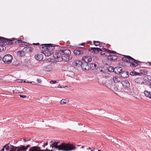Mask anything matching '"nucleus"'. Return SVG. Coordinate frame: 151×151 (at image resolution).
<instances>
[{
  "mask_svg": "<svg viewBox=\"0 0 151 151\" xmlns=\"http://www.w3.org/2000/svg\"><path fill=\"white\" fill-rule=\"evenodd\" d=\"M12 59V56L10 54H7L3 57L2 60L5 63L10 64L11 63Z\"/></svg>",
  "mask_w": 151,
  "mask_h": 151,
  "instance_id": "5",
  "label": "nucleus"
},
{
  "mask_svg": "<svg viewBox=\"0 0 151 151\" xmlns=\"http://www.w3.org/2000/svg\"><path fill=\"white\" fill-rule=\"evenodd\" d=\"M21 89V87H17L15 88L14 89H13V91L14 93H18L23 92L22 91L20 90Z\"/></svg>",
  "mask_w": 151,
  "mask_h": 151,
  "instance_id": "16",
  "label": "nucleus"
},
{
  "mask_svg": "<svg viewBox=\"0 0 151 151\" xmlns=\"http://www.w3.org/2000/svg\"><path fill=\"white\" fill-rule=\"evenodd\" d=\"M4 147L5 148V150H9V144L5 145L4 146Z\"/></svg>",
  "mask_w": 151,
  "mask_h": 151,
  "instance_id": "27",
  "label": "nucleus"
},
{
  "mask_svg": "<svg viewBox=\"0 0 151 151\" xmlns=\"http://www.w3.org/2000/svg\"><path fill=\"white\" fill-rule=\"evenodd\" d=\"M69 101L68 100H66L64 99H62L60 102V103L61 104H64L68 103Z\"/></svg>",
  "mask_w": 151,
  "mask_h": 151,
  "instance_id": "24",
  "label": "nucleus"
},
{
  "mask_svg": "<svg viewBox=\"0 0 151 151\" xmlns=\"http://www.w3.org/2000/svg\"><path fill=\"white\" fill-rule=\"evenodd\" d=\"M22 52L21 51H19L17 52L18 54L20 56H21Z\"/></svg>",
  "mask_w": 151,
  "mask_h": 151,
  "instance_id": "34",
  "label": "nucleus"
},
{
  "mask_svg": "<svg viewBox=\"0 0 151 151\" xmlns=\"http://www.w3.org/2000/svg\"><path fill=\"white\" fill-rule=\"evenodd\" d=\"M82 60L85 63H88L92 61V58L90 56H84L82 58Z\"/></svg>",
  "mask_w": 151,
  "mask_h": 151,
  "instance_id": "12",
  "label": "nucleus"
},
{
  "mask_svg": "<svg viewBox=\"0 0 151 151\" xmlns=\"http://www.w3.org/2000/svg\"><path fill=\"white\" fill-rule=\"evenodd\" d=\"M80 49H81V48H83V47H80Z\"/></svg>",
  "mask_w": 151,
  "mask_h": 151,
  "instance_id": "54",
  "label": "nucleus"
},
{
  "mask_svg": "<svg viewBox=\"0 0 151 151\" xmlns=\"http://www.w3.org/2000/svg\"><path fill=\"white\" fill-rule=\"evenodd\" d=\"M27 83H29V82H28L27 81Z\"/></svg>",
  "mask_w": 151,
  "mask_h": 151,
  "instance_id": "57",
  "label": "nucleus"
},
{
  "mask_svg": "<svg viewBox=\"0 0 151 151\" xmlns=\"http://www.w3.org/2000/svg\"><path fill=\"white\" fill-rule=\"evenodd\" d=\"M145 96L150 99H151V92L147 91L145 90L144 92Z\"/></svg>",
  "mask_w": 151,
  "mask_h": 151,
  "instance_id": "19",
  "label": "nucleus"
},
{
  "mask_svg": "<svg viewBox=\"0 0 151 151\" xmlns=\"http://www.w3.org/2000/svg\"><path fill=\"white\" fill-rule=\"evenodd\" d=\"M39 44L38 43H34L33 44V45H38Z\"/></svg>",
  "mask_w": 151,
  "mask_h": 151,
  "instance_id": "40",
  "label": "nucleus"
},
{
  "mask_svg": "<svg viewBox=\"0 0 151 151\" xmlns=\"http://www.w3.org/2000/svg\"><path fill=\"white\" fill-rule=\"evenodd\" d=\"M103 50H104V51L105 52L106 51V52H108L109 53H110V52H111V51L110 50H109V49H107L106 48H103Z\"/></svg>",
  "mask_w": 151,
  "mask_h": 151,
  "instance_id": "30",
  "label": "nucleus"
},
{
  "mask_svg": "<svg viewBox=\"0 0 151 151\" xmlns=\"http://www.w3.org/2000/svg\"><path fill=\"white\" fill-rule=\"evenodd\" d=\"M102 76L104 78H108L111 77V75L108 72H103L102 73Z\"/></svg>",
  "mask_w": 151,
  "mask_h": 151,
  "instance_id": "15",
  "label": "nucleus"
},
{
  "mask_svg": "<svg viewBox=\"0 0 151 151\" xmlns=\"http://www.w3.org/2000/svg\"><path fill=\"white\" fill-rule=\"evenodd\" d=\"M11 148L10 151H22L21 149H23L25 148L23 145L21 146L20 147H17L13 145H11Z\"/></svg>",
  "mask_w": 151,
  "mask_h": 151,
  "instance_id": "8",
  "label": "nucleus"
},
{
  "mask_svg": "<svg viewBox=\"0 0 151 151\" xmlns=\"http://www.w3.org/2000/svg\"><path fill=\"white\" fill-rule=\"evenodd\" d=\"M47 144H48V143H47V142L46 143H45V146L47 145Z\"/></svg>",
  "mask_w": 151,
  "mask_h": 151,
  "instance_id": "44",
  "label": "nucleus"
},
{
  "mask_svg": "<svg viewBox=\"0 0 151 151\" xmlns=\"http://www.w3.org/2000/svg\"><path fill=\"white\" fill-rule=\"evenodd\" d=\"M101 49L97 47H92L89 50V51L92 53L97 54L100 51H101Z\"/></svg>",
  "mask_w": 151,
  "mask_h": 151,
  "instance_id": "10",
  "label": "nucleus"
},
{
  "mask_svg": "<svg viewBox=\"0 0 151 151\" xmlns=\"http://www.w3.org/2000/svg\"><path fill=\"white\" fill-rule=\"evenodd\" d=\"M19 96L23 98H25L27 97V96L25 95H20Z\"/></svg>",
  "mask_w": 151,
  "mask_h": 151,
  "instance_id": "35",
  "label": "nucleus"
},
{
  "mask_svg": "<svg viewBox=\"0 0 151 151\" xmlns=\"http://www.w3.org/2000/svg\"><path fill=\"white\" fill-rule=\"evenodd\" d=\"M23 146L25 148L24 149H21L22 151H26L28 148L29 147L30 145H27V147H25L24 146Z\"/></svg>",
  "mask_w": 151,
  "mask_h": 151,
  "instance_id": "29",
  "label": "nucleus"
},
{
  "mask_svg": "<svg viewBox=\"0 0 151 151\" xmlns=\"http://www.w3.org/2000/svg\"><path fill=\"white\" fill-rule=\"evenodd\" d=\"M97 151H102L101 150H98Z\"/></svg>",
  "mask_w": 151,
  "mask_h": 151,
  "instance_id": "50",
  "label": "nucleus"
},
{
  "mask_svg": "<svg viewBox=\"0 0 151 151\" xmlns=\"http://www.w3.org/2000/svg\"><path fill=\"white\" fill-rule=\"evenodd\" d=\"M71 54V52L69 50L65 48H62V55L61 57L62 59L66 61L71 60L72 58Z\"/></svg>",
  "mask_w": 151,
  "mask_h": 151,
  "instance_id": "2",
  "label": "nucleus"
},
{
  "mask_svg": "<svg viewBox=\"0 0 151 151\" xmlns=\"http://www.w3.org/2000/svg\"><path fill=\"white\" fill-rule=\"evenodd\" d=\"M84 146H82L81 147V148H84Z\"/></svg>",
  "mask_w": 151,
  "mask_h": 151,
  "instance_id": "48",
  "label": "nucleus"
},
{
  "mask_svg": "<svg viewBox=\"0 0 151 151\" xmlns=\"http://www.w3.org/2000/svg\"><path fill=\"white\" fill-rule=\"evenodd\" d=\"M24 142H26V141L24 139Z\"/></svg>",
  "mask_w": 151,
  "mask_h": 151,
  "instance_id": "55",
  "label": "nucleus"
},
{
  "mask_svg": "<svg viewBox=\"0 0 151 151\" xmlns=\"http://www.w3.org/2000/svg\"><path fill=\"white\" fill-rule=\"evenodd\" d=\"M135 82L139 84H142L146 83L148 84L149 81L143 78H138L134 80Z\"/></svg>",
  "mask_w": 151,
  "mask_h": 151,
  "instance_id": "6",
  "label": "nucleus"
},
{
  "mask_svg": "<svg viewBox=\"0 0 151 151\" xmlns=\"http://www.w3.org/2000/svg\"><path fill=\"white\" fill-rule=\"evenodd\" d=\"M73 52L74 54L76 55H82L84 53V51L83 50L77 49L75 50Z\"/></svg>",
  "mask_w": 151,
  "mask_h": 151,
  "instance_id": "13",
  "label": "nucleus"
},
{
  "mask_svg": "<svg viewBox=\"0 0 151 151\" xmlns=\"http://www.w3.org/2000/svg\"><path fill=\"white\" fill-rule=\"evenodd\" d=\"M24 83H26V81H24V82H23Z\"/></svg>",
  "mask_w": 151,
  "mask_h": 151,
  "instance_id": "53",
  "label": "nucleus"
},
{
  "mask_svg": "<svg viewBox=\"0 0 151 151\" xmlns=\"http://www.w3.org/2000/svg\"><path fill=\"white\" fill-rule=\"evenodd\" d=\"M101 55H102L104 56H106L107 55V54H106V52L104 51H102V50L101 51Z\"/></svg>",
  "mask_w": 151,
  "mask_h": 151,
  "instance_id": "28",
  "label": "nucleus"
},
{
  "mask_svg": "<svg viewBox=\"0 0 151 151\" xmlns=\"http://www.w3.org/2000/svg\"><path fill=\"white\" fill-rule=\"evenodd\" d=\"M149 85L150 88H151V83H150Z\"/></svg>",
  "mask_w": 151,
  "mask_h": 151,
  "instance_id": "45",
  "label": "nucleus"
},
{
  "mask_svg": "<svg viewBox=\"0 0 151 151\" xmlns=\"http://www.w3.org/2000/svg\"><path fill=\"white\" fill-rule=\"evenodd\" d=\"M17 82H22V80H17Z\"/></svg>",
  "mask_w": 151,
  "mask_h": 151,
  "instance_id": "39",
  "label": "nucleus"
},
{
  "mask_svg": "<svg viewBox=\"0 0 151 151\" xmlns=\"http://www.w3.org/2000/svg\"><path fill=\"white\" fill-rule=\"evenodd\" d=\"M43 68L44 70L47 71H50L52 69L51 66L50 65H48L46 66H44Z\"/></svg>",
  "mask_w": 151,
  "mask_h": 151,
  "instance_id": "23",
  "label": "nucleus"
},
{
  "mask_svg": "<svg viewBox=\"0 0 151 151\" xmlns=\"http://www.w3.org/2000/svg\"><path fill=\"white\" fill-rule=\"evenodd\" d=\"M51 146L52 147H54L59 150H62L63 151H70L75 150L76 147L72 145H70L69 144L62 143L61 145H57L58 142H54L52 141Z\"/></svg>",
  "mask_w": 151,
  "mask_h": 151,
  "instance_id": "1",
  "label": "nucleus"
},
{
  "mask_svg": "<svg viewBox=\"0 0 151 151\" xmlns=\"http://www.w3.org/2000/svg\"><path fill=\"white\" fill-rule=\"evenodd\" d=\"M4 148H5L3 147V148L0 151H4Z\"/></svg>",
  "mask_w": 151,
  "mask_h": 151,
  "instance_id": "42",
  "label": "nucleus"
},
{
  "mask_svg": "<svg viewBox=\"0 0 151 151\" xmlns=\"http://www.w3.org/2000/svg\"><path fill=\"white\" fill-rule=\"evenodd\" d=\"M114 69V68H113L112 67H109L108 68V70L109 71H111V70H113Z\"/></svg>",
  "mask_w": 151,
  "mask_h": 151,
  "instance_id": "32",
  "label": "nucleus"
},
{
  "mask_svg": "<svg viewBox=\"0 0 151 151\" xmlns=\"http://www.w3.org/2000/svg\"><path fill=\"white\" fill-rule=\"evenodd\" d=\"M58 88H64V87H61V86H60V85H59V86H58Z\"/></svg>",
  "mask_w": 151,
  "mask_h": 151,
  "instance_id": "41",
  "label": "nucleus"
},
{
  "mask_svg": "<svg viewBox=\"0 0 151 151\" xmlns=\"http://www.w3.org/2000/svg\"><path fill=\"white\" fill-rule=\"evenodd\" d=\"M105 45V44L103 43H101L100 42V44H99V46L100 47H104V45Z\"/></svg>",
  "mask_w": 151,
  "mask_h": 151,
  "instance_id": "31",
  "label": "nucleus"
},
{
  "mask_svg": "<svg viewBox=\"0 0 151 151\" xmlns=\"http://www.w3.org/2000/svg\"><path fill=\"white\" fill-rule=\"evenodd\" d=\"M68 87V86H65V87Z\"/></svg>",
  "mask_w": 151,
  "mask_h": 151,
  "instance_id": "49",
  "label": "nucleus"
},
{
  "mask_svg": "<svg viewBox=\"0 0 151 151\" xmlns=\"http://www.w3.org/2000/svg\"><path fill=\"white\" fill-rule=\"evenodd\" d=\"M91 151H94L93 150L91 149Z\"/></svg>",
  "mask_w": 151,
  "mask_h": 151,
  "instance_id": "52",
  "label": "nucleus"
},
{
  "mask_svg": "<svg viewBox=\"0 0 151 151\" xmlns=\"http://www.w3.org/2000/svg\"><path fill=\"white\" fill-rule=\"evenodd\" d=\"M48 45H49L43 44L42 46V48H44L45 50H46L43 51V53L46 56H49L52 54V53L49 50L50 47L48 46Z\"/></svg>",
  "mask_w": 151,
  "mask_h": 151,
  "instance_id": "4",
  "label": "nucleus"
},
{
  "mask_svg": "<svg viewBox=\"0 0 151 151\" xmlns=\"http://www.w3.org/2000/svg\"><path fill=\"white\" fill-rule=\"evenodd\" d=\"M85 44V43H82V44H81V45L82 46L84 45Z\"/></svg>",
  "mask_w": 151,
  "mask_h": 151,
  "instance_id": "43",
  "label": "nucleus"
},
{
  "mask_svg": "<svg viewBox=\"0 0 151 151\" xmlns=\"http://www.w3.org/2000/svg\"><path fill=\"white\" fill-rule=\"evenodd\" d=\"M51 84H54L57 83L56 81H51L50 82Z\"/></svg>",
  "mask_w": 151,
  "mask_h": 151,
  "instance_id": "33",
  "label": "nucleus"
},
{
  "mask_svg": "<svg viewBox=\"0 0 151 151\" xmlns=\"http://www.w3.org/2000/svg\"><path fill=\"white\" fill-rule=\"evenodd\" d=\"M113 81L115 83L119 82L121 80V78L119 77L114 76L112 78Z\"/></svg>",
  "mask_w": 151,
  "mask_h": 151,
  "instance_id": "20",
  "label": "nucleus"
},
{
  "mask_svg": "<svg viewBox=\"0 0 151 151\" xmlns=\"http://www.w3.org/2000/svg\"><path fill=\"white\" fill-rule=\"evenodd\" d=\"M6 43L7 44L9 45H12V43L11 42V41H8Z\"/></svg>",
  "mask_w": 151,
  "mask_h": 151,
  "instance_id": "36",
  "label": "nucleus"
},
{
  "mask_svg": "<svg viewBox=\"0 0 151 151\" xmlns=\"http://www.w3.org/2000/svg\"><path fill=\"white\" fill-rule=\"evenodd\" d=\"M93 43L94 45L96 46H97L98 45L99 46V44L100 43V42L99 41H93Z\"/></svg>",
  "mask_w": 151,
  "mask_h": 151,
  "instance_id": "26",
  "label": "nucleus"
},
{
  "mask_svg": "<svg viewBox=\"0 0 151 151\" xmlns=\"http://www.w3.org/2000/svg\"><path fill=\"white\" fill-rule=\"evenodd\" d=\"M122 71V68L121 67H117L114 68V69L113 70H111V72H114L116 74H120L121 73Z\"/></svg>",
  "mask_w": 151,
  "mask_h": 151,
  "instance_id": "11",
  "label": "nucleus"
},
{
  "mask_svg": "<svg viewBox=\"0 0 151 151\" xmlns=\"http://www.w3.org/2000/svg\"><path fill=\"white\" fill-rule=\"evenodd\" d=\"M37 81L38 83H40L41 82V80L40 79H37Z\"/></svg>",
  "mask_w": 151,
  "mask_h": 151,
  "instance_id": "37",
  "label": "nucleus"
},
{
  "mask_svg": "<svg viewBox=\"0 0 151 151\" xmlns=\"http://www.w3.org/2000/svg\"><path fill=\"white\" fill-rule=\"evenodd\" d=\"M82 68L84 70H88L90 69L91 67L90 66V64L88 63H82L81 65Z\"/></svg>",
  "mask_w": 151,
  "mask_h": 151,
  "instance_id": "9",
  "label": "nucleus"
},
{
  "mask_svg": "<svg viewBox=\"0 0 151 151\" xmlns=\"http://www.w3.org/2000/svg\"><path fill=\"white\" fill-rule=\"evenodd\" d=\"M6 49V47L5 46L0 45V52L5 50Z\"/></svg>",
  "mask_w": 151,
  "mask_h": 151,
  "instance_id": "25",
  "label": "nucleus"
},
{
  "mask_svg": "<svg viewBox=\"0 0 151 151\" xmlns=\"http://www.w3.org/2000/svg\"><path fill=\"white\" fill-rule=\"evenodd\" d=\"M91 148L90 147H89L88 148H87V150H91Z\"/></svg>",
  "mask_w": 151,
  "mask_h": 151,
  "instance_id": "46",
  "label": "nucleus"
},
{
  "mask_svg": "<svg viewBox=\"0 0 151 151\" xmlns=\"http://www.w3.org/2000/svg\"><path fill=\"white\" fill-rule=\"evenodd\" d=\"M132 73H133L132 72H130V75H132V74H131Z\"/></svg>",
  "mask_w": 151,
  "mask_h": 151,
  "instance_id": "51",
  "label": "nucleus"
},
{
  "mask_svg": "<svg viewBox=\"0 0 151 151\" xmlns=\"http://www.w3.org/2000/svg\"><path fill=\"white\" fill-rule=\"evenodd\" d=\"M125 58H122V60L125 62L131 63L130 65L134 67L137 66L138 63L137 61L129 56H124Z\"/></svg>",
  "mask_w": 151,
  "mask_h": 151,
  "instance_id": "3",
  "label": "nucleus"
},
{
  "mask_svg": "<svg viewBox=\"0 0 151 151\" xmlns=\"http://www.w3.org/2000/svg\"><path fill=\"white\" fill-rule=\"evenodd\" d=\"M43 57L42 54H38L35 55V58L37 60H41L42 59Z\"/></svg>",
  "mask_w": 151,
  "mask_h": 151,
  "instance_id": "21",
  "label": "nucleus"
},
{
  "mask_svg": "<svg viewBox=\"0 0 151 151\" xmlns=\"http://www.w3.org/2000/svg\"><path fill=\"white\" fill-rule=\"evenodd\" d=\"M90 66L91 67L90 69L93 70L96 68L97 65L96 63H92L90 64Z\"/></svg>",
  "mask_w": 151,
  "mask_h": 151,
  "instance_id": "22",
  "label": "nucleus"
},
{
  "mask_svg": "<svg viewBox=\"0 0 151 151\" xmlns=\"http://www.w3.org/2000/svg\"><path fill=\"white\" fill-rule=\"evenodd\" d=\"M1 38L2 39H4V38H3V37H1Z\"/></svg>",
  "mask_w": 151,
  "mask_h": 151,
  "instance_id": "56",
  "label": "nucleus"
},
{
  "mask_svg": "<svg viewBox=\"0 0 151 151\" xmlns=\"http://www.w3.org/2000/svg\"><path fill=\"white\" fill-rule=\"evenodd\" d=\"M112 52H113L112 53H116V52L114 51H112Z\"/></svg>",
  "mask_w": 151,
  "mask_h": 151,
  "instance_id": "47",
  "label": "nucleus"
},
{
  "mask_svg": "<svg viewBox=\"0 0 151 151\" xmlns=\"http://www.w3.org/2000/svg\"><path fill=\"white\" fill-rule=\"evenodd\" d=\"M22 40H18V41H17V42H18V43H22Z\"/></svg>",
  "mask_w": 151,
  "mask_h": 151,
  "instance_id": "38",
  "label": "nucleus"
},
{
  "mask_svg": "<svg viewBox=\"0 0 151 151\" xmlns=\"http://www.w3.org/2000/svg\"><path fill=\"white\" fill-rule=\"evenodd\" d=\"M82 62L80 60H76L74 61L73 63V64L76 66H79L80 65H81Z\"/></svg>",
  "mask_w": 151,
  "mask_h": 151,
  "instance_id": "18",
  "label": "nucleus"
},
{
  "mask_svg": "<svg viewBox=\"0 0 151 151\" xmlns=\"http://www.w3.org/2000/svg\"><path fill=\"white\" fill-rule=\"evenodd\" d=\"M62 49L60 50L54 52L53 54V57L55 59H58V61H61V55H62Z\"/></svg>",
  "mask_w": 151,
  "mask_h": 151,
  "instance_id": "7",
  "label": "nucleus"
},
{
  "mask_svg": "<svg viewBox=\"0 0 151 151\" xmlns=\"http://www.w3.org/2000/svg\"><path fill=\"white\" fill-rule=\"evenodd\" d=\"M121 83L123 87L125 88L129 87V83L127 80L123 81H122Z\"/></svg>",
  "mask_w": 151,
  "mask_h": 151,
  "instance_id": "14",
  "label": "nucleus"
},
{
  "mask_svg": "<svg viewBox=\"0 0 151 151\" xmlns=\"http://www.w3.org/2000/svg\"><path fill=\"white\" fill-rule=\"evenodd\" d=\"M108 60H115L117 59V57L114 55H111L108 57Z\"/></svg>",
  "mask_w": 151,
  "mask_h": 151,
  "instance_id": "17",
  "label": "nucleus"
}]
</instances>
